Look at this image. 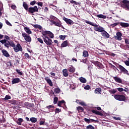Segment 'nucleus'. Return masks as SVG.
<instances>
[{
  "instance_id": "1",
  "label": "nucleus",
  "mask_w": 129,
  "mask_h": 129,
  "mask_svg": "<svg viewBox=\"0 0 129 129\" xmlns=\"http://www.w3.org/2000/svg\"><path fill=\"white\" fill-rule=\"evenodd\" d=\"M84 21L86 24H88L89 25L92 26V27H95L93 28L94 31L101 33V35L103 37H104L105 38H109V34L104 30V29L103 27H101L100 26H98L96 23L91 22L86 20H84Z\"/></svg>"
},
{
  "instance_id": "2",
  "label": "nucleus",
  "mask_w": 129,
  "mask_h": 129,
  "mask_svg": "<svg viewBox=\"0 0 129 129\" xmlns=\"http://www.w3.org/2000/svg\"><path fill=\"white\" fill-rule=\"evenodd\" d=\"M41 34L42 35V39H45L46 38H51L53 39L54 38V34L50 31H41Z\"/></svg>"
},
{
  "instance_id": "3",
  "label": "nucleus",
  "mask_w": 129,
  "mask_h": 129,
  "mask_svg": "<svg viewBox=\"0 0 129 129\" xmlns=\"http://www.w3.org/2000/svg\"><path fill=\"white\" fill-rule=\"evenodd\" d=\"M115 66H116L117 68H118V69H119L121 73H123V74L129 75L128 71H127V70L124 68V67H123L122 66L120 65L117 63H115Z\"/></svg>"
},
{
  "instance_id": "4",
  "label": "nucleus",
  "mask_w": 129,
  "mask_h": 129,
  "mask_svg": "<svg viewBox=\"0 0 129 129\" xmlns=\"http://www.w3.org/2000/svg\"><path fill=\"white\" fill-rule=\"evenodd\" d=\"M122 4H121V8L125 9L127 11H129V1L123 0L122 1Z\"/></svg>"
},
{
  "instance_id": "5",
  "label": "nucleus",
  "mask_w": 129,
  "mask_h": 129,
  "mask_svg": "<svg viewBox=\"0 0 129 129\" xmlns=\"http://www.w3.org/2000/svg\"><path fill=\"white\" fill-rule=\"evenodd\" d=\"M114 98L119 101H125L126 99L125 96L123 95L115 94L114 95Z\"/></svg>"
},
{
  "instance_id": "6",
  "label": "nucleus",
  "mask_w": 129,
  "mask_h": 129,
  "mask_svg": "<svg viewBox=\"0 0 129 129\" xmlns=\"http://www.w3.org/2000/svg\"><path fill=\"white\" fill-rule=\"evenodd\" d=\"M38 12H39V9L36 6H35L33 7L29 8L28 11H27L28 13L31 14L32 15H33L34 13H38Z\"/></svg>"
},
{
  "instance_id": "7",
  "label": "nucleus",
  "mask_w": 129,
  "mask_h": 129,
  "mask_svg": "<svg viewBox=\"0 0 129 129\" xmlns=\"http://www.w3.org/2000/svg\"><path fill=\"white\" fill-rule=\"evenodd\" d=\"M22 37L24 38V40H25L26 42H28V43L32 42V38H31V36L28 35L27 33H22Z\"/></svg>"
},
{
  "instance_id": "8",
  "label": "nucleus",
  "mask_w": 129,
  "mask_h": 129,
  "mask_svg": "<svg viewBox=\"0 0 129 129\" xmlns=\"http://www.w3.org/2000/svg\"><path fill=\"white\" fill-rule=\"evenodd\" d=\"M43 41L45 44H46L48 46H52V44H53V41L50 37H47L46 38H43Z\"/></svg>"
},
{
  "instance_id": "9",
  "label": "nucleus",
  "mask_w": 129,
  "mask_h": 129,
  "mask_svg": "<svg viewBox=\"0 0 129 129\" xmlns=\"http://www.w3.org/2000/svg\"><path fill=\"white\" fill-rule=\"evenodd\" d=\"M14 51L16 53L21 51L23 52V48L22 47V46H21V44L20 43H17L16 45H15V47H14Z\"/></svg>"
},
{
  "instance_id": "10",
  "label": "nucleus",
  "mask_w": 129,
  "mask_h": 129,
  "mask_svg": "<svg viewBox=\"0 0 129 129\" xmlns=\"http://www.w3.org/2000/svg\"><path fill=\"white\" fill-rule=\"evenodd\" d=\"M116 36H114L115 40L117 41H121L122 38H121V36H122V34L120 32H117L116 34Z\"/></svg>"
},
{
  "instance_id": "11",
  "label": "nucleus",
  "mask_w": 129,
  "mask_h": 129,
  "mask_svg": "<svg viewBox=\"0 0 129 129\" xmlns=\"http://www.w3.org/2000/svg\"><path fill=\"white\" fill-rule=\"evenodd\" d=\"M24 104L25 107H26V108H28V109L32 108V107H34V104L33 103H30L28 102H25Z\"/></svg>"
},
{
  "instance_id": "12",
  "label": "nucleus",
  "mask_w": 129,
  "mask_h": 129,
  "mask_svg": "<svg viewBox=\"0 0 129 129\" xmlns=\"http://www.w3.org/2000/svg\"><path fill=\"white\" fill-rule=\"evenodd\" d=\"M63 21H64V22H66V23L68 25H73L74 24V22H73V21L71 20V19L66 18V17H63Z\"/></svg>"
},
{
  "instance_id": "13",
  "label": "nucleus",
  "mask_w": 129,
  "mask_h": 129,
  "mask_svg": "<svg viewBox=\"0 0 129 129\" xmlns=\"http://www.w3.org/2000/svg\"><path fill=\"white\" fill-rule=\"evenodd\" d=\"M91 112L94 114H96V115H100V116H102V115H103V114L101 113V112L95 109L91 110Z\"/></svg>"
},
{
  "instance_id": "14",
  "label": "nucleus",
  "mask_w": 129,
  "mask_h": 129,
  "mask_svg": "<svg viewBox=\"0 0 129 129\" xmlns=\"http://www.w3.org/2000/svg\"><path fill=\"white\" fill-rule=\"evenodd\" d=\"M45 81H46L47 83L49 85V86H53V83L50 78L48 77H45L44 78Z\"/></svg>"
},
{
  "instance_id": "15",
  "label": "nucleus",
  "mask_w": 129,
  "mask_h": 129,
  "mask_svg": "<svg viewBox=\"0 0 129 129\" xmlns=\"http://www.w3.org/2000/svg\"><path fill=\"white\" fill-rule=\"evenodd\" d=\"M21 80L19 78H15L12 80V84H16L17 83H20Z\"/></svg>"
},
{
  "instance_id": "16",
  "label": "nucleus",
  "mask_w": 129,
  "mask_h": 129,
  "mask_svg": "<svg viewBox=\"0 0 129 129\" xmlns=\"http://www.w3.org/2000/svg\"><path fill=\"white\" fill-rule=\"evenodd\" d=\"M113 79H114L117 83H122V80L118 77H113Z\"/></svg>"
},
{
  "instance_id": "17",
  "label": "nucleus",
  "mask_w": 129,
  "mask_h": 129,
  "mask_svg": "<svg viewBox=\"0 0 129 129\" xmlns=\"http://www.w3.org/2000/svg\"><path fill=\"white\" fill-rule=\"evenodd\" d=\"M91 63H93V64H94L95 66H96V67H97V68H101V63L98 61H91Z\"/></svg>"
},
{
  "instance_id": "18",
  "label": "nucleus",
  "mask_w": 129,
  "mask_h": 129,
  "mask_svg": "<svg viewBox=\"0 0 129 129\" xmlns=\"http://www.w3.org/2000/svg\"><path fill=\"white\" fill-rule=\"evenodd\" d=\"M51 23L52 24H53V25L56 26V27H61V22H57V21H54V20H51L50 21Z\"/></svg>"
},
{
  "instance_id": "19",
  "label": "nucleus",
  "mask_w": 129,
  "mask_h": 129,
  "mask_svg": "<svg viewBox=\"0 0 129 129\" xmlns=\"http://www.w3.org/2000/svg\"><path fill=\"white\" fill-rule=\"evenodd\" d=\"M62 104H64V106H65V107H67L66 102H65L64 100H62L61 101H58V103H57L58 106H59V107H61V106L62 105Z\"/></svg>"
},
{
  "instance_id": "20",
  "label": "nucleus",
  "mask_w": 129,
  "mask_h": 129,
  "mask_svg": "<svg viewBox=\"0 0 129 129\" xmlns=\"http://www.w3.org/2000/svg\"><path fill=\"white\" fill-rule=\"evenodd\" d=\"M69 47V45H68V40H66L63 42H62V43L61 44V48H65V47Z\"/></svg>"
},
{
  "instance_id": "21",
  "label": "nucleus",
  "mask_w": 129,
  "mask_h": 129,
  "mask_svg": "<svg viewBox=\"0 0 129 129\" xmlns=\"http://www.w3.org/2000/svg\"><path fill=\"white\" fill-rule=\"evenodd\" d=\"M10 101L11 104H13L14 105H19L20 104V101L16 100H11Z\"/></svg>"
},
{
  "instance_id": "22",
  "label": "nucleus",
  "mask_w": 129,
  "mask_h": 129,
  "mask_svg": "<svg viewBox=\"0 0 129 129\" xmlns=\"http://www.w3.org/2000/svg\"><path fill=\"white\" fill-rule=\"evenodd\" d=\"M2 53L5 56V57H10V54H9V52L6 50L3 49L2 50Z\"/></svg>"
},
{
  "instance_id": "23",
  "label": "nucleus",
  "mask_w": 129,
  "mask_h": 129,
  "mask_svg": "<svg viewBox=\"0 0 129 129\" xmlns=\"http://www.w3.org/2000/svg\"><path fill=\"white\" fill-rule=\"evenodd\" d=\"M68 70L70 73H74L75 72V68L73 67V66H71V67L68 69Z\"/></svg>"
},
{
  "instance_id": "24",
  "label": "nucleus",
  "mask_w": 129,
  "mask_h": 129,
  "mask_svg": "<svg viewBox=\"0 0 129 129\" xmlns=\"http://www.w3.org/2000/svg\"><path fill=\"white\" fill-rule=\"evenodd\" d=\"M120 26L122 27V28H127V27H129V24L124 23V22H120L119 23Z\"/></svg>"
},
{
  "instance_id": "25",
  "label": "nucleus",
  "mask_w": 129,
  "mask_h": 129,
  "mask_svg": "<svg viewBox=\"0 0 129 129\" xmlns=\"http://www.w3.org/2000/svg\"><path fill=\"white\" fill-rule=\"evenodd\" d=\"M24 30L28 35H31L32 34V31H31V29L29 28L28 27H24Z\"/></svg>"
},
{
  "instance_id": "26",
  "label": "nucleus",
  "mask_w": 129,
  "mask_h": 129,
  "mask_svg": "<svg viewBox=\"0 0 129 129\" xmlns=\"http://www.w3.org/2000/svg\"><path fill=\"white\" fill-rule=\"evenodd\" d=\"M24 121V119L22 118H18L17 121H16L17 124L19 125H22V122Z\"/></svg>"
},
{
  "instance_id": "27",
  "label": "nucleus",
  "mask_w": 129,
  "mask_h": 129,
  "mask_svg": "<svg viewBox=\"0 0 129 129\" xmlns=\"http://www.w3.org/2000/svg\"><path fill=\"white\" fill-rule=\"evenodd\" d=\"M62 74L64 77H67V76H68V70H67V69L63 70Z\"/></svg>"
},
{
  "instance_id": "28",
  "label": "nucleus",
  "mask_w": 129,
  "mask_h": 129,
  "mask_svg": "<svg viewBox=\"0 0 129 129\" xmlns=\"http://www.w3.org/2000/svg\"><path fill=\"white\" fill-rule=\"evenodd\" d=\"M101 88H97L95 90V93L97 94L98 93L99 94H101Z\"/></svg>"
},
{
  "instance_id": "29",
  "label": "nucleus",
  "mask_w": 129,
  "mask_h": 129,
  "mask_svg": "<svg viewBox=\"0 0 129 129\" xmlns=\"http://www.w3.org/2000/svg\"><path fill=\"white\" fill-rule=\"evenodd\" d=\"M23 7L25 9V10L28 12L29 10V6L26 3V2H23Z\"/></svg>"
},
{
  "instance_id": "30",
  "label": "nucleus",
  "mask_w": 129,
  "mask_h": 129,
  "mask_svg": "<svg viewBox=\"0 0 129 129\" xmlns=\"http://www.w3.org/2000/svg\"><path fill=\"white\" fill-rule=\"evenodd\" d=\"M79 80H80V82H81L82 83H86V82H87L86 79H85L82 77H81L79 78Z\"/></svg>"
},
{
  "instance_id": "31",
  "label": "nucleus",
  "mask_w": 129,
  "mask_h": 129,
  "mask_svg": "<svg viewBox=\"0 0 129 129\" xmlns=\"http://www.w3.org/2000/svg\"><path fill=\"white\" fill-rule=\"evenodd\" d=\"M30 121H31V122H32L33 123H35V122H37L38 119H37V118L32 117H31V118H30Z\"/></svg>"
},
{
  "instance_id": "32",
  "label": "nucleus",
  "mask_w": 129,
  "mask_h": 129,
  "mask_svg": "<svg viewBox=\"0 0 129 129\" xmlns=\"http://www.w3.org/2000/svg\"><path fill=\"white\" fill-rule=\"evenodd\" d=\"M7 42H8V43H9L10 47H13V49H14L15 47H16V44H15V43L13 41L10 42V41H8Z\"/></svg>"
},
{
  "instance_id": "33",
  "label": "nucleus",
  "mask_w": 129,
  "mask_h": 129,
  "mask_svg": "<svg viewBox=\"0 0 129 129\" xmlns=\"http://www.w3.org/2000/svg\"><path fill=\"white\" fill-rule=\"evenodd\" d=\"M96 17L99 19H106V16L102 14L97 15Z\"/></svg>"
},
{
  "instance_id": "34",
  "label": "nucleus",
  "mask_w": 129,
  "mask_h": 129,
  "mask_svg": "<svg viewBox=\"0 0 129 129\" xmlns=\"http://www.w3.org/2000/svg\"><path fill=\"white\" fill-rule=\"evenodd\" d=\"M109 92L111 94H114L117 92V90H116V89H113V90H109Z\"/></svg>"
},
{
  "instance_id": "35",
  "label": "nucleus",
  "mask_w": 129,
  "mask_h": 129,
  "mask_svg": "<svg viewBox=\"0 0 129 129\" xmlns=\"http://www.w3.org/2000/svg\"><path fill=\"white\" fill-rule=\"evenodd\" d=\"M83 57H88L89 54H88V51L86 50H84L83 52Z\"/></svg>"
},
{
  "instance_id": "36",
  "label": "nucleus",
  "mask_w": 129,
  "mask_h": 129,
  "mask_svg": "<svg viewBox=\"0 0 129 129\" xmlns=\"http://www.w3.org/2000/svg\"><path fill=\"white\" fill-rule=\"evenodd\" d=\"M34 27L35 28V29H39V30H43V28L41 26V25H39L38 24L34 25Z\"/></svg>"
},
{
  "instance_id": "37",
  "label": "nucleus",
  "mask_w": 129,
  "mask_h": 129,
  "mask_svg": "<svg viewBox=\"0 0 129 129\" xmlns=\"http://www.w3.org/2000/svg\"><path fill=\"white\" fill-rule=\"evenodd\" d=\"M6 122V118L4 117V115H1L0 116V122Z\"/></svg>"
},
{
  "instance_id": "38",
  "label": "nucleus",
  "mask_w": 129,
  "mask_h": 129,
  "mask_svg": "<svg viewBox=\"0 0 129 129\" xmlns=\"http://www.w3.org/2000/svg\"><path fill=\"white\" fill-rule=\"evenodd\" d=\"M54 91L55 93H60V92H61V90L59 88H56L54 89Z\"/></svg>"
},
{
  "instance_id": "39",
  "label": "nucleus",
  "mask_w": 129,
  "mask_h": 129,
  "mask_svg": "<svg viewBox=\"0 0 129 129\" xmlns=\"http://www.w3.org/2000/svg\"><path fill=\"white\" fill-rule=\"evenodd\" d=\"M16 71L18 75H20V76H23V72L21 71L20 70L16 69Z\"/></svg>"
},
{
  "instance_id": "40",
  "label": "nucleus",
  "mask_w": 129,
  "mask_h": 129,
  "mask_svg": "<svg viewBox=\"0 0 129 129\" xmlns=\"http://www.w3.org/2000/svg\"><path fill=\"white\" fill-rule=\"evenodd\" d=\"M12 98V97H11V96L10 95H7L5 98L3 99V100H9V99H11Z\"/></svg>"
},
{
  "instance_id": "41",
  "label": "nucleus",
  "mask_w": 129,
  "mask_h": 129,
  "mask_svg": "<svg viewBox=\"0 0 129 129\" xmlns=\"http://www.w3.org/2000/svg\"><path fill=\"white\" fill-rule=\"evenodd\" d=\"M77 109L78 111H81V112H82V111H84V109L81 106L77 107Z\"/></svg>"
},
{
  "instance_id": "42",
  "label": "nucleus",
  "mask_w": 129,
  "mask_h": 129,
  "mask_svg": "<svg viewBox=\"0 0 129 129\" xmlns=\"http://www.w3.org/2000/svg\"><path fill=\"white\" fill-rule=\"evenodd\" d=\"M118 25H119V22H117V23H115L112 24H111L110 26L112 28H114V27H116V26H117Z\"/></svg>"
},
{
  "instance_id": "43",
  "label": "nucleus",
  "mask_w": 129,
  "mask_h": 129,
  "mask_svg": "<svg viewBox=\"0 0 129 129\" xmlns=\"http://www.w3.org/2000/svg\"><path fill=\"white\" fill-rule=\"evenodd\" d=\"M58 102V98L57 97H55L53 98V104H56V103Z\"/></svg>"
},
{
  "instance_id": "44",
  "label": "nucleus",
  "mask_w": 129,
  "mask_h": 129,
  "mask_svg": "<svg viewBox=\"0 0 129 129\" xmlns=\"http://www.w3.org/2000/svg\"><path fill=\"white\" fill-rule=\"evenodd\" d=\"M50 18L51 19V20H54V21H57V20H58V19L56 17L53 15H50Z\"/></svg>"
},
{
  "instance_id": "45",
  "label": "nucleus",
  "mask_w": 129,
  "mask_h": 129,
  "mask_svg": "<svg viewBox=\"0 0 129 129\" xmlns=\"http://www.w3.org/2000/svg\"><path fill=\"white\" fill-rule=\"evenodd\" d=\"M86 129H94V126L90 124L86 127Z\"/></svg>"
},
{
  "instance_id": "46",
  "label": "nucleus",
  "mask_w": 129,
  "mask_h": 129,
  "mask_svg": "<svg viewBox=\"0 0 129 129\" xmlns=\"http://www.w3.org/2000/svg\"><path fill=\"white\" fill-rule=\"evenodd\" d=\"M98 120H94L93 119H90V123L91 122H94V123H96V122H98Z\"/></svg>"
},
{
  "instance_id": "47",
  "label": "nucleus",
  "mask_w": 129,
  "mask_h": 129,
  "mask_svg": "<svg viewBox=\"0 0 129 129\" xmlns=\"http://www.w3.org/2000/svg\"><path fill=\"white\" fill-rule=\"evenodd\" d=\"M66 37H67V35H60L59 38L60 40H65V38H66Z\"/></svg>"
},
{
  "instance_id": "48",
  "label": "nucleus",
  "mask_w": 129,
  "mask_h": 129,
  "mask_svg": "<svg viewBox=\"0 0 129 129\" xmlns=\"http://www.w3.org/2000/svg\"><path fill=\"white\" fill-rule=\"evenodd\" d=\"M37 40H38V42H39V43H40L41 44H44V41H43V39H42V38H37Z\"/></svg>"
},
{
  "instance_id": "49",
  "label": "nucleus",
  "mask_w": 129,
  "mask_h": 129,
  "mask_svg": "<svg viewBox=\"0 0 129 129\" xmlns=\"http://www.w3.org/2000/svg\"><path fill=\"white\" fill-rule=\"evenodd\" d=\"M7 65L8 67H12V61H11V60L8 61L7 63Z\"/></svg>"
},
{
  "instance_id": "50",
  "label": "nucleus",
  "mask_w": 129,
  "mask_h": 129,
  "mask_svg": "<svg viewBox=\"0 0 129 129\" xmlns=\"http://www.w3.org/2000/svg\"><path fill=\"white\" fill-rule=\"evenodd\" d=\"M84 120H85V122H87V123H90V119H88L87 118H85Z\"/></svg>"
},
{
  "instance_id": "51",
  "label": "nucleus",
  "mask_w": 129,
  "mask_h": 129,
  "mask_svg": "<svg viewBox=\"0 0 129 129\" xmlns=\"http://www.w3.org/2000/svg\"><path fill=\"white\" fill-rule=\"evenodd\" d=\"M116 89L119 91V92H122V91H124V89L122 88H118Z\"/></svg>"
},
{
  "instance_id": "52",
  "label": "nucleus",
  "mask_w": 129,
  "mask_h": 129,
  "mask_svg": "<svg viewBox=\"0 0 129 129\" xmlns=\"http://www.w3.org/2000/svg\"><path fill=\"white\" fill-rule=\"evenodd\" d=\"M80 104L81 105H82V106H87V105H86V104L83 102V101H81V102L80 103Z\"/></svg>"
},
{
  "instance_id": "53",
  "label": "nucleus",
  "mask_w": 129,
  "mask_h": 129,
  "mask_svg": "<svg viewBox=\"0 0 129 129\" xmlns=\"http://www.w3.org/2000/svg\"><path fill=\"white\" fill-rule=\"evenodd\" d=\"M84 89H85V90H89V89H90V86H86L85 87H84Z\"/></svg>"
},
{
  "instance_id": "54",
  "label": "nucleus",
  "mask_w": 129,
  "mask_h": 129,
  "mask_svg": "<svg viewBox=\"0 0 129 129\" xmlns=\"http://www.w3.org/2000/svg\"><path fill=\"white\" fill-rule=\"evenodd\" d=\"M25 58H27V59H30L31 58V56L29 55V53H25Z\"/></svg>"
},
{
  "instance_id": "55",
  "label": "nucleus",
  "mask_w": 129,
  "mask_h": 129,
  "mask_svg": "<svg viewBox=\"0 0 129 129\" xmlns=\"http://www.w3.org/2000/svg\"><path fill=\"white\" fill-rule=\"evenodd\" d=\"M71 4H73L74 5H76V6H77V2L76 1H74V0H71L70 1Z\"/></svg>"
},
{
  "instance_id": "56",
  "label": "nucleus",
  "mask_w": 129,
  "mask_h": 129,
  "mask_svg": "<svg viewBox=\"0 0 129 129\" xmlns=\"http://www.w3.org/2000/svg\"><path fill=\"white\" fill-rule=\"evenodd\" d=\"M4 46H5V47H6V48H8V49H9V48L10 47V43L8 42V43H6L4 44Z\"/></svg>"
},
{
  "instance_id": "57",
  "label": "nucleus",
  "mask_w": 129,
  "mask_h": 129,
  "mask_svg": "<svg viewBox=\"0 0 129 129\" xmlns=\"http://www.w3.org/2000/svg\"><path fill=\"white\" fill-rule=\"evenodd\" d=\"M59 112H61V109L56 108L55 109V113H59Z\"/></svg>"
},
{
  "instance_id": "58",
  "label": "nucleus",
  "mask_w": 129,
  "mask_h": 129,
  "mask_svg": "<svg viewBox=\"0 0 129 129\" xmlns=\"http://www.w3.org/2000/svg\"><path fill=\"white\" fill-rule=\"evenodd\" d=\"M127 60L124 61V63L126 66H129V57L127 58Z\"/></svg>"
},
{
  "instance_id": "59",
  "label": "nucleus",
  "mask_w": 129,
  "mask_h": 129,
  "mask_svg": "<svg viewBox=\"0 0 129 129\" xmlns=\"http://www.w3.org/2000/svg\"><path fill=\"white\" fill-rule=\"evenodd\" d=\"M7 39H4L0 41V43H2V44H5L6 43H7Z\"/></svg>"
},
{
  "instance_id": "60",
  "label": "nucleus",
  "mask_w": 129,
  "mask_h": 129,
  "mask_svg": "<svg viewBox=\"0 0 129 129\" xmlns=\"http://www.w3.org/2000/svg\"><path fill=\"white\" fill-rule=\"evenodd\" d=\"M125 44H127V45H129V39L128 38L125 39Z\"/></svg>"
},
{
  "instance_id": "61",
  "label": "nucleus",
  "mask_w": 129,
  "mask_h": 129,
  "mask_svg": "<svg viewBox=\"0 0 129 129\" xmlns=\"http://www.w3.org/2000/svg\"><path fill=\"white\" fill-rule=\"evenodd\" d=\"M46 108H48V109H50V108H54V106L49 105L46 106Z\"/></svg>"
},
{
  "instance_id": "62",
  "label": "nucleus",
  "mask_w": 129,
  "mask_h": 129,
  "mask_svg": "<svg viewBox=\"0 0 129 129\" xmlns=\"http://www.w3.org/2000/svg\"><path fill=\"white\" fill-rule=\"evenodd\" d=\"M36 5V1H33L30 3L31 6H35Z\"/></svg>"
},
{
  "instance_id": "63",
  "label": "nucleus",
  "mask_w": 129,
  "mask_h": 129,
  "mask_svg": "<svg viewBox=\"0 0 129 129\" xmlns=\"http://www.w3.org/2000/svg\"><path fill=\"white\" fill-rule=\"evenodd\" d=\"M44 124H45V120H44L43 121H40V122H39L40 125H43Z\"/></svg>"
},
{
  "instance_id": "64",
  "label": "nucleus",
  "mask_w": 129,
  "mask_h": 129,
  "mask_svg": "<svg viewBox=\"0 0 129 129\" xmlns=\"http://www.w3.org/2000/svg\"><path fill=\"white\" fill-rule=\"evenodd\" d=\"M6 23L8 26H12V24H11V23H10V22H9V21L7 20H6Z\"/></svg>"
}]
</instances>
